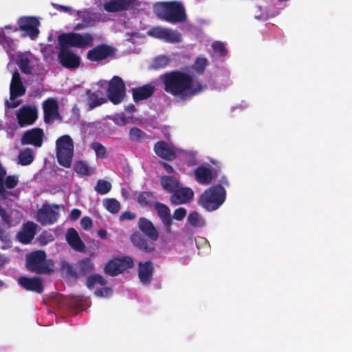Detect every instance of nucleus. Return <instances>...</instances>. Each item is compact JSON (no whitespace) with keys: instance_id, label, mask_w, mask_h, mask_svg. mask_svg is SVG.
<instances>
[{"instance_id":"nucleus-64","label":"nucleus","mask_w":352,"mask_h":352,"mask_svg":"<svg viewBox=\"0 0 352 352\" xmlns=\"http://www.w3.org/2000/svg\"><path fill=\"white\" fill-rule=\"evenodd\" d=\"M84 21L86 22L87 23H89L90 21L89 20H86V19H84Z\"/></svg>"},{"instance_id":"nucleus-62","label":"nucleus","mask_w":352,"mask_h":352,"mask_svg":"<svg viewBox=\"0 0 352 352\" xmlns=\"http://www.w3.org/2000/svg\"><path fill=\"white\" fill-rule=\"evenodd\" d=\"M211 163L212 164H214V166H216L217 167H218L219 168H220V166L219 165V162H216L214 161H211Z\"/></svg>"},{"instance_id":"nucleus-39","label":"nucleus","mask_w":352,"mask_h":352,"mask_svg":"<svg viewBox=\"0 0 352 352\" xmlns=\"http://www.w3.org/2000/svg\"><path fill=\"white\" fill-rule=\"evenodd\" d=\"M90 147L95 151L98 159H104L107 157L106 148L101 143L94 142L91 144Z\"/></svg>"},{"instance_id":"nucleus-23","label":"nucleus","mask_w":352,"mask_h":352,"mask_svg":"<svg viewBox=\"0 0 352 352\" xmlns=\"http://www.w3.org/2000/svg\"><path fill=\"white\" fill-rule=\"evenodd\" d=\"M25 87L23 85V83H10V102H8L7 104L9 108H16L17 107L20 103L21 100H16V98L17 97H20L23 96L25 94Z\"/></svg>"},{"instance_id":"nucleus-63","label":"nucleus","mask_w":352,"mask_h":352,"mask_svg":"<svg viewBox=\"0 0 352 352\" xmlns=\"http://www.w3.org/2000/svg\"><path fill=\"white\" fill-rule=\"evenodd\" d=\"M3 285V281L0 280V287Z\"/></svg>"},{"instance_id":"nucleus-36","label":"nucleus","mask_w":352,"mask_h":352,"mask_svg":"<svg viewBox=\"0 0 352 352\" xmlns=\"http://www.w3.org/2000/svg\"><path fill=\"white\" fill-rule=\"evenodd\" d=\"M35 234L33 228H27L25 230L18 234L19 241L23 243L28 244L31 242Z\"/></svg>"},{"instance_id":"nucleus-17","label":"nucleus","mask_w":352,"mask_h":352,"mask_svg":"<svg viewBox=\"0 0 352 352\" xmlns=\"http://www.w3.org/2000/svg\"><path fill=\"white\" fill-rule=\"evenodd\" d=\"M18 284L27 291H30L41 294L44 291V287L41 278L34 277L20 276L17 280Z\"/></svg>"},{"instance_id":"nucleus-1","label":"nucleus","mask_w":352,"mask_h":352,"mask_svg":"<svg viewBox=\"0 0 352 352\" xmlns=\"http://www.w3.org/2000/svg\"><path fill=\"white\" fill-rule=\"evenodd\" d=\"M160 80L166 94L183 101L201 94L206 88L201 80L179 69L165 72L160 76Z\"/></svg>"},{"instance_id":"nucleus-53","label":"nucleus","mask_w":352,"mask_h":352,"mask_svg":"<svg viewBox=\"0 0 352 352\" xmlns=\"http://www.w3.org/2000/svg\"><path fill=\"white\" fill-rule=\"evenodd\" d=\"M81 215V211L79 209L74 208L72 210L69 217L72 220L75 221L78 219Z\"/></svg>"},{"instance_id":"nucleus-42","label":"nucleus","mask_w":352,"mask_h":352,"mask_svg":"<svg viewBox=\"0 0 352 352\" xmlns=\"http://www.w3.org/2000/svg\"><path fill=\"white\" fill-rule=\"evenodd\" d=\"M211 46L213 51L216 54H217L220 57H225L226 56H227L228 50L226 47L224 43L219 41H216L212 43Z\"/></svg>"},{"instance_id":"nucleus-47","label":"nucleus","mask_w":352,"mask_h":352,"mask_svg":"<svg viewBox=\"0 0 352 352\" xmlns=\"http://www.w3.org/2000/svg\"><path fill=\"white\" fill-rule=\"evenodd\" d=\"M186 215V210L184 208L180 207L175 210L173 218L177 221L182 220Z\"/></svg>"},{"instance_id":"nucleus-50","label":"nucleus","mask_w":352,"mask_h":352,"mask_svg":"<svg viewBox=\"0 0 352 352\" xmlns=\"http://www.w3.org/2000/svg\"><path fill=\"white\" fill-rule=\"evenodd\" d=\"M111 292L112 290L111 288L103 287L96 290L95 294L97 296L104 297L108 296Z\"/></svg>"},{"instance_id":"nucleus-3","label":"nucleus","mask_w":352,"mask_h":352,"mask_svg":"<svg viewBox=\"0 0 352 352\" xmlns=\"http://www.w3.org/2000/svg\"><path fill=\"white\" fill-rule=\"evenodd\" d=\"M139 230L152 242H149L141 233L135 232L131 235V241L140 250L151 253L155 250L153 241L159 239V232L153 222L146 217H140L138 222Z\"/></svg>"},{"instance_id":"nucleus-28","label":"nucleus","mask_w":352,"mask_h":352,"mask_svg":"<svg viewBox=\"0 0 352 352\" xmlns=\"http://www.w3.org/2000/svg\"><path fill=\"white\" fill-rule=\"evenodd\" d=\"M160 184L163 189L170 193H173L180 186L178 179L170 175L162 176L160 177Z\"/></svg>"},{"instance_id":"nucleus-11","label":"nucleus","mask_w":352,"mask_h":352,"mask_svg":"<svg viewBox=\"0 0 352 352\" xmlns=\"http://www.w3.org/2000/svg\"><path fill=\"white\" fill-rule=\"evenodd\" d=\"M117 49L112 45L101 43L89 50L86 55L91 62H100L116 56Z\"/></svg>"},{"instance_id":"nucleus-32","label":"nucleus","mask_w":352,"mask_h":352,"mask_svg":"<svg viewBox=\"0 0 352 352\" xmlns=\"http://www.w3.org/2000/svg\"><path fill=\"white\" fill-rule=\"evenodd\" d=\"M105 209L111 214H117L120 210V203L114 198H107L103 200Z\"/></svg>"},{"instance_id":"nucleus-6","label":"nucleus","mask_w":352,"mask_h":352,"mask_svg":"<svg viewBox=\"0 0 352 352\" xmlns=\"http://www.w3.org/2000/svg\"><path fill=\"white\" fill-rule=\"evenodd\" d=\"M226 191L221 184L205 190L199 199V204L207 211L217 210L225 201Z\"/></svg>"},{"instance_id":"nucleus-20","label":"nucleus","mask_w":352,"mask_h":352,"mask_svg":"<svg viewBox=\"0 0 352 352\" xmlns=\"http://www.w3.org/2000/svg\"><path fill=\"white\" fill-rule=\"evenodd\" d=\"M218 170H211L206 166H200L195 170L196 180L201 184L206 185L212 182L218 176Z\"/></svg>"},{"instance_id":"nucleus-15","label":"nucleus","mask_w":352,"mask_h":352,"mask_svg":"<svg viewBox=\"0 0 352 352\" xmlns=\"http://www.w3.org/2000/svg\"><path fill=\"white\" fill-rule=\"evenodd\" d=\"M44 136V131L41 128H32L24 132L21 138V144L40 148L43 145Z\"/></svg>"},{"instance_id":"nucleus-25","label":"nucleus","mask_w":352,"mask_h":352,"mask_svg":"<svg viewBox=\"0 0 352 352\" xmlns=\"http://www.w3.org/2000/svg\"><path fill=\"white\" fill-rule=\"evenodd\" d=\"M154 151L157 156L166 160H173L176 157L174 148L169 146L164 141L156 142L154 145Z\"/></svg>"},{"instance_id":"nucleus-4","label":"nucleus","mask_w":352,"mask_h":352,"mask_svg":"<svg viewBox=\"0 0 352 352\" xmlns=\"http://www.w3.org/2000/svg\"><path fill=\"white\" fill-rule=\"evenodd\" d=\"M153 12L159 19L173 24L184 22L187 18L184 6L176 1L155 3Z\"/></svg>"},{"instance_id":"nucleus-49","label":"nucleus","mask_w":352,"mask_h":352,"mask_svg":"<svg viewBox=\"0 0 352 352\" xmlns=\"http://www.w3.org/2000/svg\"><path fill=\"white\" fill-rule=\"evenodd\" d=\"M80 226L85 230H90L93 226L91 219L89 217H82L80 220Z\"/></svg>"},{"instance_id":"nucleus-51","label":"nucleus","mask_w":352,"mask_h":352,"mask_svg":"<svg viewBox=\"0 0 352 352\" xmlns=\"http://www.w3.org/2000/svg\"><path fill=\"white\" fill-rule=\"evenodd\" d=\"M136 214L131 211H125L120 216V221L133 220L135 218Z\"/></svg>"},{"instance_id":"nucleus-37","label":"nucleus","mask_w":352,"mask_h":352,"mask_svg":"<svg viewBox=\"0 0 352 352\" xmlns=\"http://www.w3.org/2000/svg\"><path fill=\"white\" fill-rule=\"evenodd\" d=\"M111 189V184L109 182L99 179L95 186V190L100 195L107 194Z\"/></svg>"},{"instance_id":"nucleus-19","label":"nucleus","mask_w":352,"mask_h":352,"mask_svg":"<svg viewBox=\"0 0 352 352\" xmlns=\"http://www.w3.org/2000/svg\"><path fill=\"white\" fill-rule=\"evenodd\" d=\"M154 207L157 211L158 217L164 226L166 232L170 233L173 224L170 208L166 204L158 201L154 204Z\"/></svg>"},{"instance_id":"nucleus-21","label":"nucleus","mask_w":352,"mask_h":352,"mask_svg":"<svg viewBox=\"0 0 352 352\" xmlns=\"http://www.w3.org/2000/svg\"><path fill=\"white\" fill-rule=\"evenodd\" d=\"M135 0H110L104 3V9L108 12H117L134 8Z\"/></svg>"},{"instance_id":"nucleus-24","label":"nucleus","mask_w":352,"mask_h":352,"mask_svg":"<svg viewBox=\"0 0 352 352\" xmlns=\"http://www.w3.org/2000/svg\"><path fill=\"white\" fill-rule=\"evenodd\" d=\"M155 91V87L151 84L144 85L142 87L132 89L133 99L135 102L146 100L153 96Z\"/></svg>"},{"instance_id":"nucleus-27","label":"nucleus","mask_w":352,"mask_h":352,"mask_svg":"<svg viewBox=\"0 0 352 352\" xmlns=\"http://www.w3.org/2000/svg\"><path fill=\"white\" fill-rule=\"evenodd\" d=\"M87 96V104L90 109H93L104 104L107 100L101 90L91 91L90 89L86 92Z\"/></svg>"},{"instance_id":"nucleus-7","label":"nucleus","mask_w":352,"mask_h":352,"mask_svg":"<svg viewBox=\"0 0 352 352\" xmlns=\"http://www.w3.org/2000/svg\"><path fill=\"white\" fill-rule=\"evenodd\" d=\"M74 146L72 138L69 135H63L56 141V153L58 164L69 168L74 156Z\"/></svg>"},{"instance_id":"nucleus-18","label":"nucleus","mask_w":352,"mask_h":352,"mask_svg":"<svg viewBox=\"0 0 352 352\" xmlns=\"http://www.w3.org/2000/svg\"><path fill=\"white\" fill-rule=\"evenodd\" d=\"M193 196L194 192L190 188L179 186L170 195V201L174 206L184 204L189 202Z\"/></svg>"},{"instance_id":"nucleus-58","label":"nucleus","mask_w":352,"mask_h":352,"mask_svg":"<svg viewBox=\"0 0 352 352\" xmlns=\"http://www.w3.org/2000/svg\"><path fill=\"white\" fill-rule=\"evenodd\" d=\"M255 18L258 20H267V14L265 13H262L261 14L255 15Z\"/></svg>"},{"instance_id":"nucleus-57","label":"nucleus","mask_w":352,"mask_h":352,"mask_svg":"<svg viewBox=\"0 0 352 352\" xmlns=\"http://www.w3.org/2000/svg\"><path fill=\"white\" fill-rule=\"evenodd\" d=\"M8 262V259L3 255L0 254V267L4 266Z\"/></svg>"},{"instance_id":"nucleus-26","label":"nucleus","mask_w":352,"mask_h":352,"mask_svg":"<svg viewBox=\"0 0 352 352\" xmlns=\"http://www.w3.org/2000/svg\"><path fill=\"white\" fill-rule=\"evenodd\" d=\"M66 241L70 247L76 251L83 252L85 245L78 232L73 228H69L66 233Z\"/></svg>"},{"instance_id":"nucleus-45","label":"nucleus","mask_w":352,"mask_h":352,"mask_svg":"<svg viewBox=\"0 0 352 352\" xmlns=\"http://www.w3.org/2000/svg\"><path fill=\"white\" fill-rule=\"evenodd\" d=\"M19 182V177L16 175H8L4 179V188L12 189L16 186Z\"/></svg>"},{"instance_id":"nucleus-5","label":"nucleus","mask_w":352,"mask_h":352,"mask_svg":"<svg viewBox=\"0 0 352 352\" xmlns=\"http://www.w3.org/2000/svg\"><path fill=\"white\" fill-rule=\"evenodd\" d=\"M25 267L28 271L36 274L51 275L54 272V263L47 258L44 250L32 251L25 256Z\"/></svg>"},{"instance_id":"nucleus-31","label":"nucleus","mask_w":352,"mask_h":352,"mask_svg":"<svg viewBox=\"0 0 352 352\" xmlns=\"http://www.w3.org/2000/svg\"><path fill=\"white\" fill-rule=\"evenodd\" d=\"M34 156L32 150L30 148L20 151L18 155L19 164L22 166H28L34 160Z\"/></svg>"},{"instance_id":"nucleus-30","label":"nucleus","mask_w":352,"mask_h":352,"mask_svg":"<svg viewBox=\"0 0 352 352\" xmlns=\"http://www.w3.org/2000/svg\"><path fill=\"white\" fill-rule=\"evenodd\" d=\"M129 139L135 142L142 143L148 139L147 134L138 127H132L129 131Z\"/></svg>"},{"instance_id":"nucleus-16","label":"nucleus","mask_w":352,"mask_h":352,"mask_svg":"<svg viewBox=\"0 0 352 352\" xmlns=\"http://www.w3.org/2000/svg\"><path fill=\"white\" fill-rule=\"evenodd\" d=\"M38 118V111L36 107L30 105L22 106L16 113V119L20 126L33 124Z\"/></svg>"},{"instance_id":"nucleus-60","label":"nucleus","mask_w":352,"mask_h":352,"mask_svg":"<svg viewBox=\"0 0 352 352\" xmlns=\"http://www.w3.org/2000/svg\"><path fill=\"white\" fill-rule=\"evenodd\" d=\"M85 28V25L82 23H78L76 25L74 29L76 30H82V29H84Z\"/></svg>"},{"instance_id":"nucleus-14","label":"nucleus","mask_w":352,"mask_h":352,"mask_svg":"<svg viewBox=\"0 0 352 352\" xmlns=\"http://www.w3.org/2000/svg\"><path fill=\"white\" fill-rule=\"evenodd\" d=\"M19 29L23 32V35L34 39L39 34L40 21L36 16H21L17 20Z\"/></svg>"},{"instance_id":"nucleus-2","label":"nucleus","mask_w":352,"mask_h":352,"mask_svg":"<svg viewBox=\"0 0 352 352\" xmlns=\"http://www.w3.org/2000/svg\"><path fill=\"white\" fill-rule=\"evenodd\" d=\"M60 50L58 53V59L61 65L67 69H76L80 65V58L73 52L70 47L85 49L91 46L94 42V37L89 32L63 33L58 36Z\"/></svg>"},{"instance_id":"nucleus-22","label":"nucleus","mask_w":352,"mask_h":352,"mask_svg":"<svg viewBox=\"0 0 352 352\" xmlns=\"http://www.w3.org/2000/svg\"><path fill=\"white\" fill-rule=\"evenodd\" d=\"M154 272L153 264L148 261L144 263L140 262L138 264V277L140 282L144 285H149Z\"/></svg>"},{"instance_id":"nucleus-34","label":"nucleus","mask_w":352,"mask_h":352,"mask_svg":"<svg viewBox=\"0 0 352 352\" xmlns=\"http://www.w3.org/2000/svg\"><path fill=\"white\" fill-rule=\"evenodd\" d=\"M115 259L117 263L120 274L122 273L126 270L132 268L134 265L133 259L129 256H124L123 258H118Z\"/></svg>"},{"instance_id":"nucleus-29","label":"nucleus","mask_w":352,"mask_h":352,"mask_svg":"<svg viewBox=\"0 0 352 352\" xmlns=\"http://www.w3.org/2000/svg\"><path fill=\"white\" fill-rule=\"evenodd\" d=\"M155 197L153 192L149 191L140 192L136 198L137 203L142 208H151L154 206Z\"/></svg>"},{"instance_id":"nucleus-13","label":"nucleus","mask_w":352,"mask_h":352,"mask_svg":"<svg viewBox=\"0 0 352 352\" xmlns=\"http://www.w3.org/2000/svg\"><path fill=\"white\" fill-rule=\"evenodd\" d=\"M58 208L59 206L57 204H43L42 208L37 211V221L43 226L54 224L59 217V214L57 211Z\"/></svg>"},{"instance_id":"nucleus-40","label":"nucleus","mask_w":352,"mask_h":352,"mask_svg":"<svg viewBox=\"0 0 352 352\" xmlns=\"http://www.w3.org/2000/svg\"><path fill=\"white\" fill-rule=\"evenodd\" d=\"M104 271L105 274L111 276H116L120 274V272L118 268V265L116 259L109 261L104 266Z\"/></svg>"},{"instance_id":"nucleus-48","label":"nucleus","mask_w":352,"mask_h":352,"mask_svg":"<svg viewBox=\"0 0 352 352\" xmlns=\"http://www.w3.org/2000/svg\"><path fill=\"white\" fill-rule=\"evenodd\" d=\"M0 240L5 245H8L11 243L9 234L1 226H0Z\"/></svg>"},{"instance_id":"nucleus-54","label":"nucleus","mask_w":352,"mask_h":352,"mask_svg":"<svg viewBox=\"0 0 352 352\" xmlns=\"http://www.w3.org/2000/svg\"><path fill=\"white\" fill-rule=\"evenodd\" d=\"M10 83H14V84L22 83V81H21V76H20V74L19 73L18 71H15L12 74V80H11Z\"/></svg>"},{"instance_id":"nucleus-61","label":"nucleus","mask_w":352,"mask_h":352,"mask_svg":"<svg viewBox=\"0 0 352 352\" xmlns=\"http://www.w3.org/2000/svg\"><path fill=\"white\" fill-rule=\"evenodd\" d=\"M6 38L5 36L0 35V43L3 45L4 42L6 41Z\"/></svg>"},{"instance_id":"nucleus-38","label":"nucleus","mask_w":352,"mask_h":352,"mask_svg":"<svg viewBox=\"0 0 352 352\" xmlns=\"http://www.w3.org/2000/svg\"><path fill=\"white\" fill-rule=\"evenodd\" d=\"M170 62V58L166 56H159L155 57L153 61L151 67L155 69L166 67Z\"/></svg>"},{"instance_id":"nucleus-59","label":"nucleus","mask_w":352,"mask_h":352,"mask_svg":"<svg viewBox=\"0 0 352 352\" xmlns=\"http://www.w3.org/2000/svg\"><path fill=\"white\" fill-rule=\"evenodd\" d=\"M221 183L226 186H229V182L225 175H223L220 180Z\"/></svg>"},{"instance_id":"nucleus-55","label":"nucleus","mask_w":352,"mask_h":352,"mask_svg":"<svg viewBox=\"0 0 352 352\" xmlns=\"http://www.w3.org/2000/svg\"><path fill=\"white\" fill-rule=\"evenodd\" d=\"M162 164L163 166V167L165 168V170L168 173H172L174 172V168H173V166L166 163V162H162Z\"/></svg>"},{"instance_id":"nucleus-43","label":"nucleus","mask_w":352,"mask_h":352,"mask_svg":"<svg viewBox=\"0 0 352 352\" xmlns=\"http://www.w3.org/2000/svg\"><path fill=\"white\" fill-rule=\"evenodd\" d=\"M208 65V60L206 58H197L192 65V69L198 74H204L206 66Z\"/></svg>"},{"instance_id":"nucleus-33","label":"nucleus","mask_w":352,"mask_h":352,"mask_svg":"<svg viewBox=\"0 0 352 352\" xmlns=\"http://www.w3.org/2000/svg\"><path fill=\"white\" fill-rule=\"evenodd\" d=\"M74 168L76 173L80 175H89L92 173V170L88 163L84 160L77 161Z\"/></svg>"},{"instance_id":"nucleus-56","label":"nucleus","mask_w":352,"mask_h":352,"mask_svg":"<svg viewBox=\"0 0 352 352\" xmlns=\"http://www.w3.org/2000/svg\"><path fill=\"white\" fill-rule=\"evenodd\" d=\"M98 235L101 238V239H106L107 238V232L104 229H100L98 231Z\"/></svg>"},{"instance_id":"nucleus-10","label":"nucleus","mask_w":352,"mask_h":352,"mask_svg":"<svg viewBox=\"0 0 352 352\" xmlns=\"http://www.w3.org/2000/svg\"><path fill=\"white\" fill-rule=\"evenodd\" d=\"M147 34L153 38L168 43H179L182 41V34L178 30L170 28L155 26L151 28Z\"/></svg>"},{"instance_id":"nucleus-41","label":"nucleus","mask_w":352,"mask_h":352,"mask_svg":"<svg viewBox=\"0 0 352 352\" xmlns=\"http://www.w3.org/2000/svg\"><path fill=\"white\" fill-rule=\"evenodd\" d=\"M188 223L195 227H201L204 225V221L199 214L197 212H190L187 218Z\"/></svg>"},{"instance_id":"nucleus-52","label":"nucleus","mask_w":352,"mask_h":352,"mask_svg":"<svg viewBox=\"0 0 352 352\" xmlns=\"http://www.w3.org/2000/svg\"><path fill=\"white\" fill-rule=\"evenodd\" d=\"M52 6L55 9H56L57 10H58L60 12H68V13H70V14L72 12V8L71 7H69V6L59 5V4L54 3H52Z\"/></svg>"},{"instance_id":"nucleus-8","label":"nucleus","mask_w":352,"mask_h":352,"mask_svg":"<svg viewBox=\"0 0 352 352\" xmlns=\"http://www.w3.org/2000/svg\"><path fill=\"white\" fill-rule=\"evenodd\" d=\"M61 270L65 271L69 276L77 278L85 276L94 270V263L90 258H85L72 265L67 261L61 263Z\"/></svg>"},{"instance_id":"nucleus-9","label":"nucleus","mask_w":352,"mask_h":352,"mask_svg":"<svg viewBox=\"0 0 352 352\" xmlns=\"http://www.w3.org/2000/svg\"><path fill=\"white\" fill-rule=\"evenodd\" d=\"M126 94V86L123 80L118 76H114L108 83L107 95L109 100L113 104L121 103Z\"/></svg>"},{"instance_id":"nucleus-35","label":"nucleus","mask_w":352,"mask_h":352,"mask_svg":"<svg viewBox=\"0 0 352 352\" xmlns=\"http://www.w3.org/2000/svg\"><path fill=\"white\" fill-rule=\"evenodd\" d=\"M96 283L100 284L102 286H104L107 284V280L101 275L96 274L89 276L86 282L87 287L91 289L94 287Z\"/></svg>"},{"instance_id":"nucleus-46","label":"nucleus","mask_w":352,"mask_h":352,"mask_svg":"<svg viewBox=\"0 0 352 352\" xmlns=\"http://www.w3.org/2000/svg\"><path fill=\"white\" fill-rule=\"evenodd\" d=\"M0 216L1 217L2 221L6 225L10 227L13 226L11 221L10 215L7 213L6 210L3 207H1V206H0Z\"/></svg>"},{"instance_id":"nucleus-44","label":"nucleus","mask_w":352,"mask_h":352,"mask_svg":"<svg viewBox=\"0 0 352 352\" xmlns=\"http://www.w3.org/2000/svg\"><path fill=\"white\" fill-rule=\"evenodd\" d=\"M19 67L25 74H30L32 72V68L30 66V60L27 58H23L20 60Z\"/></svg>"},{"instance_id":"nucleus-12","label":"nucleus","mask_w":352,"mask_h":352,"mask_svg":"<svg viewBox=\"0 0 352 352\" xmlns=\"http://www.w3.org/2000/svg\"><path fill=\"white\" fill-rule=\"evenodd\" d=\"M43 111V120L46 124H50L56 120L63 122V116L60 114L58 102L55 98H47L42 103Z\"/></svg>"}]
</instances>
